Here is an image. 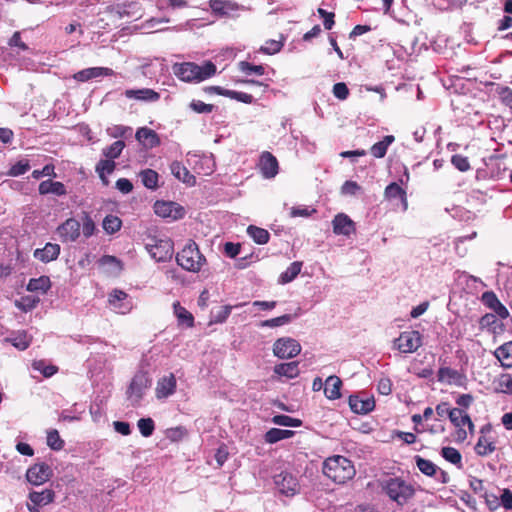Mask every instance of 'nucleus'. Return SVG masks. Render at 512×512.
Returning <instances> with one entry per match:
<instances>
[{"instance_id": "obj_16", "label": "nucleus", "mask_w": 512, "mask_h": 512, "mask_svg": "<svg viewBox=\"0 0 512 512\" xmlns=\"http://www.w3.org/2000/svg\"><path fill=\"white\" fill-rule=\"evenodd\" d=\"M114 74V71L110 68L106 67H92L83 69L74 74V79L80 82H86L88 80L101 77V76H111Z\"/></svg>"}, {"instance_id": "obj_42", "label": "nucleus", "mask_w": 512, "mask_h": 512, "mask_svg": "<svg viewBox=\"0 0 512 512\" xmlns=\"http://www.w3.org/2000/svg\"><path fill=\"white\" fill-rule=\"evenodd\" d=\"M79 221H80L81 226H82L83 235L86 238H89L90 236H92L94 234L95 229H96L95 223L92 220V218L86 212H83L81 214V216H80V220Z\"/></svg>"}, {"instance_id": "obj_24", "label": "nucleus", "mask_w": 512, "mask_h": 512, "mask_svg": "<svg viewBox=\"0 0 512 512\" xmlns=\"http://www.w3.org/2000/svg\"><path fill=\"white\" fill-rule=\"evenodd\" d=\"M298 365L299 363L297 361L277 364L274 366V373L279 376H284L289 379H293L299 375Z\"/></svg>"}, {"instance_id": "obj_50", "label": "nucleus", "mask_w": 512, "mask_h": 512, "mask_svg": "<svg viewBox=\"0 0 512 512\" xmlns=\"http://www.w3.org/2000/svg\"><path fill=\"white\" fill-rule=\"evenodd\" d=\"M137 426L139 428L140 433L144 437H149L153 434L154 431V421L151 418H141L137 422Z\"/></svg>"}, {"instance_id": "obj_47", "label": "nucleus", "mask_w": 512, "mask_h": 512, "mask_svg": "<svg viewBox=\"0 0 512 512\" xmlns=\"http://www.w3.org/2000/svg\"><path fill=\"white\" fill-rule=\"evenodd\" d=\"M450 162L460 172H467L471 169V165H470L468 158L463 155H460V154L453 155L450 159Z\"/></svg>"}, {"instance_id": "obj_60", "label": "nucleus", "mask_w": 512, "mask_h": 512, "mask_svg": "<svg viewBox=\"0 0 512 512\" xmlns=\"http://www.w3.org/2000/svg\"><path fill=\"white\" fill-rule=\"evenodd\" d=\"M455 402L456 404L459 406L458 409H463L465 410L466 408H468L472 402H473V397L472 395L470 394H462V395H458L455 399Z\"/></svg>"}, {"instance_id": "obj_21", "label": "nucleus", "mask_w": 512, "mask_h": 512, "mask_svg": "<svg viewBox=\"0 0 512 512\" xmlns=\"http://www.w3.org/2000/svg\"><path fill=\"white\" fill-rule=\"evenodd\" d=\"M125 96L130 99H136L146 102H155L160 98V95L158 92L149 89V88H143V89H129L125 91Z\"/></svg>"}, {"instance_id": "obj_35", "label": "nucleus", "mask_w": 512, "mask_h": 512, "mask_svg": "<svg viewBox=\"0 0 512 512\" xmlns=\"http://www.w3.org/2000/svg\"><path fill=\"white\" fill-rule=\"evenodd\" d=\"M294 435V431L291 430H282L278 428H271L265 434V440L268 443H276L283 439H288Z\"/></svg>"}, {"instance_id": "obj_49", "label": "nucleus", "mask_w": 512, "mask_h": 512, "mask_svg": "<svg viewBox=\"0 0 512 512\" xmlns=\"http://www.w3.org/2000/svg\"><path fill=\"white\" fill-rule=\"evenodd\" d=\"M238 66L239 69L247 75H263L265 73V68L262 65H252L249 62L241 61Z\"/></svg>"}, {"instance_id": "obj_15", "label": "nucleus", "mask_w": 512, "mask_h": 512, "mask_svg": "<svg viewBox=\"0 0 512 512\" xmlns=\"http://www.w3.org/2000/svg\"><path fill=\"white\" fill-rule=\"evenodd\" d=\"M176 390V378L173 374L164 376L159 379L155 389V394L158 399H165L172 395Z\"/></svg>"}, {"instance_id": "obj_6", "label": "nucleus", "mask_w": 512, "mask_h": 512, "mask_svg": "<svg viewBox=\"0 0 512 512\" xmlns=\"http://www.w3.org/2000/svg\"><path fill=\"white\" fill-rule=\"evenodd\" d=\"M383 489L390 499L398 504H405L414 494L413 487L400 478H390L385 481Z\"/></svg>"}, {"instance_id": "obj_10", "label": "nucleus", "mask_w": 512, "mask_h": 512, "mask_svg": "<svg viewBox=\"0 0 512 512\" xmlns=\"http://www.w3.org/2000/svg\"><path fill=\"white\" fill-rule=\"evenodd\" d=\"M421 346V336L418 331H405L394 340V347L402 353H412Z\"/></svg>"}, {"instance_id": "obj_38", "label": "nucleus", "mask_w": 512, "mask_h": 512, "mask_svg": "<svg viewBox=\"0 0 512 512\" xmlns=\"http://www.w3.org/2000/svg\"><path fill=\"white\" fill-rule=\"evenodd\" d=\"M296 317H297V314H295V315L284 314L282 316H279V317H276L273 319L264 320L259 324V326L260 327H270V328L279 327V326H283L285 324L290 323Z\"/></svg>"}, {"instance_id": "obj_36", "label": "nucleus", "mask_w": 512, "mask_h": 512, "mask_svg": "<svg viewBox=\"0 0 512 512\" xmlns=\"http://www.w3.org/2000/svg\"><path fill=\"white\" fill-rule=\"evenodd\" d=\"M301 268L302 262L295 261L291 263L290 266L280 275L279 281L282 284H286L293 281L300 273Z\"/></svg>"}, {"instance_id": "obj_3", "label": "nucleus", "mask_w": 512, "mask_h": 512, "mask_svg": "<svg viewBox=\"0 0 512 512\" xmlns=\"http://www.w3.org/2000/svg\"><path fill=\"white\" fill-rule=\"evenodd\" d=\"M450 424L453 428L451 435L457 443L464 442L468 435L473 434L474 425L463 409H450Z\"/></svg>"}, {"instance_id": "obj_51", "label": "nucleus", "mask_w": 512, "mask_h": 512, "mask_svg": "<svg viewBox=\"0 0 512 512\" xmlns=\"http://www.w3.org/2000/svg\"><path fill=\"white\" fill-rule=\"evenodd\" d=\"M416 464L419 470L425 475L431 476L436 472V465L434 463L419 456H416Z\"/></svg>"}, {"instance_id": "obj_33", "label": "nucleus", "mask_w": 512, "mask_h": 512, "mask_svg": "<svg viewBox=\"0 0 512 512\" xmlns=\"http://www.w3.org/2000/svg\"><path fill=\"white\" fill-rule=\"evenodd\" d=\"M247 233L254 242L260 245L266 244L270 238V234L266 229L254 225L248 226Z\"/></svg>"}, {"instance_id": "obj_32", "label": "nucleus", "mask_w": 512, "mask_h": 512, "mask_svg": "<svg viewBox=\"0 0 512 512\" xmlns=\"http://www.w3.org/2000/svg\"><path fill=\"white\" fill-rule=\"evenodd\" d=\"M174 314L178 319L179 324H186L188 327H192L194 324L193 315L180 305L179 302L173 304Z\"/></svg>"}, {"instance_id": "obj_62", "label": "nucleus", "mask_w": 512, "mask_h": 512, "mask_svg": "<svg viewBox=\"0 0 512 512\" xmlns=\"http://www.w3.org/2000/svg\"><path fill=\"white\" fill-rule=\"evenodd\" d=\"M231 310H232V306H229V305L221 307L220 310L217 312V314H215L214 321L217 323L224 322L230 315Z\"/></svg>"}, {"instance_id": "obj_40", "label": "nucleus", "mask_w": 512, "mask_h": 512, "mask_svg": "<svg viewBox=\"0 0 512 512\" xmlns=\"http://www.w3.org/2000/svg\"><path fill=\"white\" fill-rule=\"evenodd\" d=\"M114 169H115V162L112 161V159H110V158L107 160H101L97 164L96 170L99 173V176L105 185L108 184V180L106 179L104 173L110 174L114 171Z\"/></svg>"}, {"instance_id": "obj_22", "label": "nucleus", "mask_w": 512, "mask_h": 512, "mask_svg": "<svg viewBox=\"0 0 512 512\" xmlns=\"http://www.w3.org/2000/svg\"><path fill=\"white\" fill-rule=\"evenodd\" d=\"M60 253V246L54 243H47L44 248L36 249L34 257L42 262L55 260Z\"/></svg>"}, {"instance_id": "obj_56", "label": "nucleus", "mask_w": 512, "mask_h": 512, "mask_svg": "<svg viewBox=\"0 0 512 512\" xmlns=\"http://www.w3.org/2000/svg\"><path fill=\"white\" fill-rule=\"evenodd\" d=\"M131 132H132V129L130 127L122 126V125H116V126L108 129L109 135L114 138L125 137L127 134L130 135Z\"/></svg>"}, {"instance_id": "obj_39", "label": "nucleus", "mask_w": 512, "mask_h": 512, "mask_svg": "<svg viewBox=\"0 0 512 512\" xmlns=\"http://www.w3.org/2000/svg\"><path fill=\"white\" fill-rule=\"evenodd\" d=\"M143 185L148 189H156L158 186V174L152 169L143 170L140 173Z\"/></svg>"}, {"instance_id": "obj_2", "label": "nucleus", "mask_w": 512, "mask_h": 512, "mask_svg": "<svg viewBox=\"0 0 512 512\" xmlns=\"http://www.w3.org/2000/svg\"><path fill=\"white\" fill-rule=\"evenodd\" d=\"M173 73L185 82H200L216 72V66L208 61L204 65L199 66L192 62L176 63L172 67Z\"/></svg>"}, {"instance_id": "obj_55", "label": "nucleus", "mask_w": 512, "mask_h": 512, "mask_svg": "<svg viewBox=\"0 0 512 512\" xmlns=\"http://www.w3.org/2000/svg\"><path fill=\"white\" fill-rule=\"evenodd\" d=\"M212 104H206L199 100H193L190 103V108L197 113H210L213 110Z\"/></svg>"}, {"instance_id": "obj_63", "label": "nucleus", "mask_w": 512, "mask_h": 512, "mask_svg": "<svg viewBox=\"0 0 512 512\" xmlns=\"http://www.w3.org/2000/svg\"><path fill=\"white\" fill-rule=\"evenodd\" d=\"M116 188L124 194L130 193L133 189L132 183L126 178H120L116 182Z\"/></svg>"}, {"instance_id": "obj_18", "label": "nucleus", "mask_w": 512, "mask_h": 512, "mask_svg": "<svg viewBox=\"0 0 512 512\" xmlns=\"http://www.w3.org/2000/svg\"><path fill=\"white\" fill-rule=\"evenodd\" d=\"M210 8L221 16H234V13L239 10V5L229 0H211Z\"/></svg>"}, {"instance_id": "obj_34", "label": "nucleus", "mask_w": 512, "mask_h": 512, "mask_svg": "<svg viewBox=\"0 0 512 512\" xmlns=\"http://www.w3.org/2000/svg\"><path fill=\"white\" fill-rule=\"evenodd\" d=\"M51 286V282L49 277L41 276L36 279H30L27 290L32 292H41L45 293Z\"/></svg>"}, {"instance_id": "obj_1", "label": "nucleus", "mask_w": 512, "mask_h": 512, "mask_svg": "<svg viewBox=\"0 0 512 512\" xmlns=\"http://www.w3.org/2000/svg\"><path fill=\"white\" fill-rule=\"evenodd\" d=\"M323 473L335 483L342 484L354 477L355 468L349 459L336 455L324 461Z\"/></svg>"}, {"instance_id": "obj_5", "label": "nucleus", "mask_w": 512, "mask_h": 512, "mask_svg": "<svg viewBox=\"0 0 512 512\" xmlns=\"http://www.w3.org/2000/svg\"><path fill=\"white\" fill-rule=\"evenodd\" d=\"M145 248L150 256L157 262H165L172 258L173 242L169 238H157L148 236Z\"/></svg>"}, {"instance_id": "obj_52", "label": "nucleus", "mask_w": 512, "mask_h": 512, "mask_svg": "<svg viewBox=\"0 0 512 512\" xmlns=\"http://www.w3.org/2000/svg\"><path fill=\"white\" fill-rule=\"evenodd\" d=\"M32 368L36 371L42 373L45 377H51L54 375L58 368L54 365H46L44 361H34L32 363Z\"/></svg>"}, {"instance_id": "obj_11", "label": "nucleus", "mask_w": 512, "mask_h": 512, "mask_svg": "<svg viewBox=\"0 0 512 512\" xmlns=\"http://www.w3.org/2000/svg\"><path fill=\"white\" fill-rule=\"evenodd\" d=\"M154 212L162 218H170L171 220L181 219L185 214L182 206L171 201H156Z\"/></svg>"}, {"instance_id": "obj_37", "label": "nucleus", "mask_w": 512, "mask_h": 512, "mask_svg": "<svg viewBox=\"0 0 512 512\" xmlns=\"http://www.w3.org/2000/svg\"><path fill=\"white\" fill-rule=\"evenodd\" d=\"M394 141V136L387 135L382 141L375 143L371 149V154L376 158H382L387 152L388 146Z\"/></svg>"}, {"instance_id": "obj_28", "label": "nucleus", "mask_w": 512, "mask_h": 512, "mask_svg": "<svg viewBox=\"0 0 512 512\" xmlns=\"http://www.w3.org/2000/svg\"><path fill=\"white\" fill-rule=\"evenodd\" d=\"M496 358L500 361L502 366L512 367V341L504 343L495 351Z\"/></svg>"}, {"instance_id": "obj_12", "label": "nucleus", "mask_w": 512, "mask_h": 512, "mask_svg": "<svg viewBox=\"0 0 512 512\" xmlns=\"http://www.w3.org/2000/svg\"><path fill=\"white\" fill-rule=\"evenodd\" d=\"M51 476L52 469L46 463H36L31 466L26 473L28 482L36 486L45 483Z\"/></svg>"}, {"instance_id": "obj_53", "label": "nucleus", "mask_w": 512, "mask_h": 512, "mask_svg": "<svg viewBox=\"0 0 512 512\" xmlns=\"http://www.w3.org/2000/svg\"><path fill=\"white\" fill-rule=\"evenodd\" d=\"M29 169H30V165H29L28 160H20L10 168L7 175L12 176V177H17V176L23 175Z\"/></svg>"}, {"instance_id": "obj_7", "label": "nucleus", "mask_w": 512, "mask_h": 512, "mask_svg": "<svg viewBox=\"0 0 512 512\" xmlns=\"http://www.w3.org/2000/svg\"><path fill=\"white\" fill-rule=\"evenodd\" d=\"M151 386V379L144 372H138L134 375L126 391L127 399L132 406H137L141 402L146 390Z\"/></svg>"}, {"instance_id": "obj_64", "label": "nucleus", "mask_w": 512, "mask_h": 512, "mask_svg": "<svg viewBox=\"0 0 512 512\" xmlns=\"http://www.w3.org/2000/svg\"><path fill=\"white\" fill-rule=\"evenodd\" d=\"M378 391L382 395H389L392 391V383L388 378H382L378 382Z\"/></svg>"}, {"instance_id": "obj_46", "label": "nucleus", "mask_w": 512, "mask_h": 512, "mask_svg": "<svg viewBox=\"0 0 512 512\" xmlns=\"http://www.w3.org/2000/svg\"><path fill=\"white\" fill-rule=\"evenodd\" d=\"M125 147V143L121 140L115 141L109 147L103 150V154L110 159L118 158Z\"/></svg>"}, {"instance_id": "obj_45", "label": "nucleus", "mask_w": 512, "mask_h": 512, "mask_svg": "<svg viewBox=\"0 0 512 512\" xmlns=\"http://www.w3.org/2000/svg\"><path fill=\"white\" fill-rule=\"evenodd\" d=\"M475 450L478 455L486 456L495 450V446L484 436H480L475 446Z\"/></svg>"}, {"instance_id": "obj_13", "label": "nucleus", "mask_w": 512, "mask_h": 512, "mask_svg": "<svg viewBox=\"0 0 512 512\" xmlns=\"http://www.w3.org/2000/svg\"><path fill=\"white\" fill-rule=\"evenodd\" d=\"M81 223L75 218L67 219L61 224L57 231L64 242H74L80 236Z\"/></svg>"}, {"instance_id": "obj_57", "label": "nucleus", "mask_w": 512, "mask_h": 512, "mask_svg": "<svg viewBox=\"0 0 512 512\" xmlns=\"http://www.w3.org/2000/svg\"><path fill=\"white\" fill-rule=\"evenodd\" d=\"M333 94L336 98L345 100L349 95V89L345 83L339 82L333 86Z\"/></svg>"}, {"instance_id": "obj_8", "label": "nucleus", "mask_w": 512, "mask_h": 512, "mask_svg": "<svg viewBox=\"0 0 512 512\" xmlns=\"http://www.w3.org/2000/svg\"><path fill=\"white\" fill-rule=\"evenodd\" d=\"M301 352L299 342L290 337L277 339L273 344V353L280 359H290L296 357Z\"/></svg>"}, {"instance_id": "obj_58", "label": "nucleus", "mask_w": 512, "mask_h": 512, "mask_svg": "<svg viewBox=\"0 0 512 512\" xmlns=\"http://www.w3.org/2000/svg\"><path fill=\"white\" fill-rule=\"evenodd\" d=\"M467 382V378L465 374L461 371H452L450 370V384H455L458 387L465 386Z\"/></svg>"}, {"instance_id": "obj_31", "label": "nucleus", "mask_w": 512, "mask_h": 512, "mask_svg": "<svg viewBox=\"0 0 512 512\" xmlns=\"http://www.w3.org/2000/svg\"><path fill=\"white\" fill-rule=\"evenodd\" d=\"M384 195H385V198L389 199V200L396 199V198L401 199V201L404 205V210L407 209L406 192L397 183L393 182V183L389 184L385 188Z\"/></svg>"}, {"instance_id": "obj_54", "label": "nucleus", "mask_w": 512, "mask_h": 512, "mask_svg": "<svg viewBox=\"0 0 512 512\" xmlns=\"http://www.w3.org/2000/svg\"><path fill=\"white\" fill-rule=\"evenodd\" d=\"M225 94L227 97L231 99H235L246 104H250L253 102V96L251 94L232 90L225 92Z\"/></svg>"}, {"instance_id": "obj_30", "label": "nucleus", "mask_w": 512, "mask_h": 512, "mask_svg": "<svg viewBox=\"0 0 512 512\" xmlns=\"http://www.w3.org/2000/svg\"><path fill=\"white\" fill-rule=\"evenodd\" d=\"M29 499L35 506H44L53 501L54 492L49 489L41 492L33 491L29 494Z\"/></svg>"}, {"instance_id": "obj_23", "label": "nucleus", "mask_w": 512, "mask_h": 512, "mask_svg": "<svg viewBox=\"0 0 512 512\" xmlns=\"http://www.w3.org/2000/svg\"><path fill=\"white\" fill-rule=\"evenodd\" d=\"M342 381L338 376H329L325 381L324 394L330 400H335L341 397Z\"/></svg>"}, {"instance_id": "obj_25", "label": "nucleus", "mask_w": 512, "mask_h": 512, "mask_svg": "<svg viewBox=\"0 0 512 512\" xmlns=\"http://www.w3.org/2000/svg\"><path fill=\"white\" fill-rule=\"evenodd\" d=\"M39 192L42 195L54 194L62 196L66 194V189L63 183L54 182L52 180L42 181L39 185Z\"/></svg>"}, {"instance_id": "obj_61", "label": "nucleus", "mask_w": 512, "mask_h": 512, "mask_svg": "<svg viewBox=\"0 0 512 512\" xmlns=\"http://www.w3.org/2000/svg\"><path fill=\"white\" fill-rule=\"evenodd\" d=\"M359 190L360 186L354 181H346L341 187V192L345 195H355Z\"/></svg>"}, {"instance_id": "obj_4", "label": "nucleus", "mask_w": 512, "mask_h": 512, "mask_svg": "<svg viewBox=\"0 0 512 512\" xmlns=\"http://www.w3.org/2000/svg\"><path fill=\"white\" fill-rule=\"evenodd\" d=\"M176 261L183 269L190 272H198L206 260L200 253L196 243L189 242L179 253H177Z\"/></svg>"}, {"instance_id": "obj_48", "label": "nucleus", "mask_w": 512, "mask_h": 512, "mask_svg": "<svg viewBox=\"0 0 512 512\" xmlns=\"http://www.w3.org/2000/svg\"><path fill=\"white\" fill-rule=\"evenodd\" d=\"M47 445L53 450H61L63 448L64 441L60 438L57 430L48 431Z\"/></svg>"}, {"instance_id": "obj_29", "label": "nucleus", "mask_w": 512, "mask_h": 512, "mask_svg": "<svg viewBox=\"0 0 512 512\" xmlns=\"http://www.w3.org/2000/svg\"><path fill=\"white\" fill-rule=\"evenodd\" d=\"M136 139L149 147H154L159 143L157 134L153 130L146 127H142L137 130Z\"/></svg>"}, {"instance_id": "obj_17", "label": "nucleus", "mask_w": 512, "mask_h": 512, "mask_svg": "<svg viewBox=\"0 0 512 512\" xmlns=\"http://www.w3.org/2000/svg\"><path fill=\"white\" fill-rule=\"evenodd\" d=\"M260 169L265 178H273L278 173L277 159L270 152H264L260 158Z\"/></svg>"}, {"instance_id": "obj_14", "label": "nucleus", "mask_w": 512, "mask_h": 512, "mask_svg": "<svg viewBox=\"0 0 512 512\" xmlns=\"http://www.w3.org/2000/svg\"><path fill=\"white\" fill-rule=\"evenodd\" d=\"M482 302L491 309L500 319H506L509 316L507 308L499 301L493 292H485L482 295Z\"/></svg>"}, {"instance_id": "obj_20", "label": "nucleus", "mask_w": 512, "mask_h": 512, "mask_svg": "<svg viewBox=\"0 0 512 512\" xmlns=\"http://www.w3.org/2000/svg\"><path fill=\"white\" fill-rule=\"evenodd\" d=\"M354 230L353 221L345 214H338L333 220V231L335 234L350 235Z\"/></svg>"}, {"instance_id": "obj_9", "label": "nucleus", "mask_w": 512, "mask_h": 512, "mask_svg": "<svg viewBox=\"0 0 512 512\" xmlns=\"http://www.w3.org/2000/svg\"><path fill=\"white\" fill-rule=\"evenodd\" d=\"M274 483L281 494L294 496L299 493L300 485L296 476L287 471H282L274 476Z\"/></svg>"}, {"instance_id": "obj_19", "label": "nucleus", "mask_w": 512, "mask_h": 512, "mask_svg": "<svg viewBox=\"0 0 512 512\" xmlns=\"http://www.w3.org/2000/svg\"><path fill=\"white\" fill-rule=\"evenodd\" d=\"M349 406L354 413L366 414L374 409L375 402L370 398L361 399L357 395H351L349 397Z\"/></svg>"}, {"instance_id": "obj_26", "label": "nucleus", "mask_w": 512, "mask_h": 512, "mask_svg": "<svg viewBox=\"0 0 512 512\" xmlns=\"http://www.w3.org/2000/svg\"><path fill=\"white\" fill-rule=\"evenodd\" d=\"M32 337L26 331H18L5 338V341L11 343L19 350H25L29 347Z\"/></svg>"}, {"instance_id": "obj_27", "label": "nucleus", "mask_w": 512, "mask_h": 512, "mask_svg": "<svg viewBox=\"0 0 512 512\" xmlns=\"http://www.w3.org/2000/svg\"><path fill=\"white\" fill-rule=\"evenodd\" d=\"M171 173L182 182L188 185L195 184V177L190 174L186 167L182 166L179 162H173L170 166Z\"/></svg>"}, {"instance_id": "obj_43", "label": "nucleus", "mask_w": 512, "mask_h": 512, "mask_svg": "<svg viewBox=\"0 0 512 512\" xmlns=\"http://www.w3.org/2000/svg\"><path fill=\"white\" fill-rule=\"evenodd\" d=\"M271 421L276 425L286 427H299L302 424L301 420L282 414L275 415Z\"/></svg>"}, {"instance_id": "obj_41", "label": "nucleus", "mask_w": 512, "mask_h": 512, "mask_svg": "<svg viewBox=\"0 0 512 512\" xmlns=\"http://www.w3.org/2000/svg\"><path fill=\"white\" fill-rule=\"evenodd\" d=\"M121 225L122 221L114 215H108L103 220V229L109 234H113L120 230Z\"/></svg>"}, {"instance_id": "obj_44", "label": "nucleus", "mask_w": 512, "mask_h": 512, "mask_svg": "<svg viewBox=\"0 0 512 512\" xmlns=\"http://www.w3.org/2000/svg\"><path fill=\"white\" fill-rule=\"evenodd\" d=\"M496 383V390L501 393H512V377L509 374L501 375Z\"/></svg>"}, {"instance_id": "obj_59", "label": "nucleus", "mask_w": 512, "mask_h": 512, "mask_svg": "<svg viewBox=\"0 0 512 512\" xmlns=\"http://www.w3.org/2000/svg\"><path fill=\"white\" fill-rule=\"evenodd\" d=\"M318 14L320 17H322L324 19V27L325 29L327 30H330L332 29L333 25H334V13L332 12H327L326 10L322 9V8H318L317 10Z\"/></svg>"}]
</instances>
